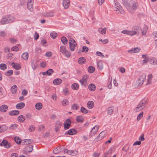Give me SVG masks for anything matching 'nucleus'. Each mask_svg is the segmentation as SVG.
I'll use <instances>...</instances> for the list:
<instances>
[{
	"label": "nucleus",
	"mask_w": 157,
	"mask_h": 157,
	"mask_svg": "<svg viewBox=\"0 0 157 157\" xmlns=\"http://www.w3.org/2000/svg\"><path fill=\"white\" fill-rule=\"evenodd\" d=\"M124 6L130 13H132L133 11L137 9L138 3L134 1H131L130 3L127 2H123Z\"/></svg>",
	"instance_id": "1"
},
{
	"label": "nucleus",
	"mask_w": 157,
	"mask_h": 157,
	"mask_svg": "<svg viewBox=\"0 0 157 157\" xmlns=\"http://www.w3.org/2000/svg\"><path fill=\"white\" fill-rule=\"evenodd\" d=\"M15 17L10 15L5 16L2 17L0 23L2 25L12 23L15 20Z\"/></svg>",
	"instance_id": "2"
},
{
	"label": "nucleus",
	"mask_w": 157,
	"mask_h": 157,
	"mask_svg": "<svg viewBox=\"0 0 157 157\" xmlns=\"http://www.w3.org/2000/svg\"><path fill=\"white\" fill-rule=\"evenodd\" d=\"M114 10L116 11H117L118 13H121V14H124V11L122 9V7L121 6L120 4L117 2L115 3Z\"/></svg>",
	"instance_id": "3"
},
{
	"label": "nucleus",
	"mask_w": 157,
	"mask_h": 157,
	"mask_svg": "<svg viewBox=\"0 0 157 157\" xmlns=\"http://www.w3.org/2000/svg\"><path fill=\"white\" fill-rule=\"evenodd\" d=\"M146 74H143L136 81L137 83L138 84V86H140L141 85L143 84L144 81L146 79Z\"/></svg>",
	"instance_id": "4"
},
{
	"label": "nucleus",
	"mask_w": 157,
	"mask_h": 157,
	"mask_svg": "<svg viewBox=\"0 0 157 157\" xmlns=\"http://www.w3.org/2000/svg\"><path fill=\"white\" fill-rule=\"evenodd\" d=\"M69 47L71 50L73 51L75 50V47L76 45L75 40L72 39H71L69 41Z\"/></svg>",
	"instance_id": "5"
},
{
	"label": "nucleus",
	"mask_w": 157,
	"mask_h": 157,
	"mask_svg": "<svg viewBox=\"0 0 157 157\" xmlns=\"http://www.w3.org/2000/svg\"><path fill=\"white\" fill-rule=\"evenodd\" d=\"M121 33L123 34H126L131 36L134 35L137 33V32L136 31H129L126 30L122 31Z\"/></svg>",
	"instance_id": "6"
},
{
	"label": "nucleus",
	"mask_w": 157,
	"mask_h": 157,
	"mask_svg": "<svg viewBox=\"0 0 157 157\" xmlns=\"http://www.w3.org/2000/svg\"><path fill=\"white\" fill-rule=\"evenodd\" d=\"M71 121L69 119H67L64 123V129H68L71 125Z\"/></svg>",
	"instance_id": "7"
},
{
	"label": "nucleus",
	"mask_w": 157,
	"mask_h": 157,
	"mask_svg": "<svg viewBox=\"0 0 157 157\" xmlns=\"http://www.w3.org/2000/svg\"><path fill=\"white\" fill-rule=\"evenodd\" d=\"M0 145L1 146H4L6 148H8L11 146L10 144L7 140H3L0 144Z\"/></svg>",
	"instance_id": "8"
},
{
	"label": "nucleus",
	"mask_w": 157,
	"mask_h": 157,
	"mask_svg": "<svg viewBox=\"0 0 157 157\" xmlns=\"http://www.w3.org/2000/svg\"><path fill=\"white\" fill-rule=\"evenodd\" d=\"M98 129V126H95L93 128L92 130L90 131V133L89 136L90 137H91L92 136L94 135L97 132Z\"/></svg>",
	"instance_id": "9"
},
{
	"label": "nucleus",
	"mask_w": 157,
	"mask_h": 157,
	"mask_svg": "<svg viewBox=\"0 0 157 157\" xmlns=\"http://www.w3.org/2000/svg\"><path fill=\"white\" fill-rule=\"evenodd\" d=\"M105 133L104 131L101 132L99 135L95 139L96 141H98L103 138L105 136Z\"/></svg>",
	"instance_id": "10"
},
{
	"label": "nucleus",
	"mask_w": 157,
	"mask_h": 157,
	"mask_svg": "<svg viewBox=\"0 0 157 157\" xmlns=\"http://www.w3.org/2000/svg\"><path fill=\"white\" fill-rule=\"evenodd\" d=\"M42 15L44 17H52L54 16V14L53 12L49 11L43 13Z\"/></svg>",
	"instance_id": "11"
},
{
	"label": "nucleus",
	"mask_w": 157,
	"mask_h": 157,
	"mask_svg": "<svg viewBox=\"0 0 157 157\" xmlns=\"http://www.w3.org/2000/svg\"><path fill=\"white\" fill-rule=\"evenodd\" d=\"M62 124V123L59 121H56L55 126V131L56 132H57L59 131Z\"/></svg>",
	"instance_id": "12"
},
{
	"label": "nucleus",
	"mask_w": 157,
	"mask_h": 157,
	"mask_svg": "<svg viewBox=\"0 0 157 157\" xmlns=\"http://www.w3.org/2000/svg\"><path fill=\"white\" fill-rule=\"evenodd\" d=\"M145 107L144 104L143 103H140L135 109V111L136 112H139L143 109Z\"/></svg>",
	"instance_id": "13"
},
{
	"label": "nucleus",
	"mask_w": 157,
	"mask_h": 157,
	"mask_svg": "<svg viewBox=\"0 0 157 157\" xmlns=\"http://www.w3.org/2000/svg\"><path fill=\"white\" fill-rule=\"evenodd\" d=\"M148 62L151 64L154 65L157 64V59L153 58L148 59Z\"/></svg>",
	"instance_id": "14"
},
{
	"label": "nucleus",
	"mask_w": 157,
	"mask_h": 157,
	"mask_svg": "<svg viewBox=\"0 0 157 157\" xmlns=\"http://www.w3.org/2000/svg\"><path fill=\"white\" fill-rule=\"evenodd\" d=\"M77 133V131L74 129H71L68 130L67 132H66L65 134H69L70 135H72L76 134Z\"/></svg>",
	"instance_id": "15"
},
{
	"label": "nucleus",
	"mask_w": 157,
	"mask_h": 157,
	"mask_svg": "<svg viewBox=\"0 0 157 157\" xmlns=\"http://www.w3.org/2000/svg\"><path fill=\"white\" fill-rule=\"evenodd\" d=\"M8 109V107L6 105H3L0 107V111L2 112H5Z\"/></svg>",
	"instance_id": "16"
},
{
	"label": "nucleus",
	"mask_w": 157,
	"mask_h": 157,
	"mask_svg": "<svg viewBox=\"0 0 157 157\" xmlns=\"http://www.w3.org/2000/svg\"><path fill=\"white\" fill-rule=\"evenodd\" d=\"M63 6L65 9H67L70 5L69 0H63Z\"/></svg>",
	"instance_id": "17"
},
{
	"label": "nucleus",
	"mask_w": 157,
	"mask_h": 157,
	"mask_svg": "<svg viewBox=\"0 0 157 157\" xmlns=\"http://www.w3.org/2000/svg\"><path fill=\"white\" fill-rule=\"evenodd\" d=\"M25 104L23 102H20L17 104L16 106V108L18 109H20L24 107Z\"/></svg>",
	"instance_id": "18"
},
{
	"label": "nucleus",
	"mask_w": 157,
	"mask_h": 157,
	"mask_svg": "<svg viewBox=\"0 0 157 157\" xmlns=\"http://www.w3.org/2000/svg\"><path fill=\"white\" fill-rule=\"evenodd\" d=\"M87 105L88 108L91 109L94 106V102L92 101H89L87 103Z\"/></svg>",
	"instance_id": "19"
},
{
	"label": "nucleus",
	"mask_w": 157,
	"mask_h": 157,
	"mask_svg": "<svg viewBox=\"0 0 157 157\" xmlns=\"http://www.w3.org/2000/svg\"><path fill=\"white\" fill-rule=\"evenodd\" d=\"M19 113V111L18 110H14L9 112V114L10 116H14L18 115Z\"/></svg>",
	"instance_id": "20"
},
{
	"label": "nucleus",
	"mask_w": 157,
	"mask_h": 157,
	"mask_svg": "<svg viewBox=\"0 0 157 157\" xmlns=\"http://www.w3.org/2000/svg\"><path fill=\"white\" fill-rule=\"evenodd\" d=\"M33 146L32 145H29L25 147V150L26 152H30L33 150Z\"/></svg>",
	"instance_id": "21"
},
{
	"label": "nucleus",
	"mask_w": 157,
	"mask_h": 157,
	"mask_svg": "<svg viewBox=\"0 0 157 157\" xmlns=\"http://www.w3.org/2000/svg\"><path fill=\"white\" fill-rule=\"evenodd\" d=\"M11 65L13 67L17 70H20L21 68V66L19 64L17 63L15 64L13 62L11 63Z\"/></svg>",
	"instance_id": "22"
},
{
	"label": "nucleus",
	"mask_w": 157,
	"mask_h": 157,
	"mask_svg": "<svg viewBox=\"0 0 157 157\" xmlns=\"http://www.w3.org/2000/svg\"><path fill=\"white\" fill-rule=\"evenodd\" d=\"M78 62L80 64H83L86 62V59L84 57H82L78 58Z\"/></svg>",
	"instance_id": "23"
},
{
	"label": "nucleus",
	"mask_w": 157,
	"mask_h": 157,
	"mask_svg": "<svg viewBox=\"0 0 157 157\" xmlns=\"http://www.w3.org/2000/svg\"><path fill=\"white\" fill-rule=\"evenodd\" d=\"M62 82V80L60 78H56L53 81V83L55 85H58L61 84Z\"/></svg>",
	"instance_id": "24"
},
{
	"label": "nucleus",
	"mask_w": 157,
	"mask_h": 157,
	"mask_svg": "<svg viewBox=\"0 0 157 157\" xmlns=\"http://www.w3.org/2000/svg\"><path fill=\"white\" fill-rule=\"evenodd\" d=\"M17 86L14 85L11 88V91L12 94H15L17 90Z\"/></svg>",
	"instance_id": "25"
},
{
	"label": "nucleus",
	"mask_w": 157,
	"mask_h": 157,
	"mask_svg": "<svg viewBox=\"0 0 157 157\" xmlns=\"http://www.w3.org/2000/svg\"><path fill=\"white\" fill-rule=\"evenodd\" d=\"M88 88L91 91H94L96 89V86L94 84L91 83L89 85Z\"/></svg>",
	"instance_id": "26"
},
{
	"label": "nucleus",
	"mask_w": 157,
	"mask_h": 157,
	"mask_svg": "<svg viewBox=\"0 0 157 157\" xmlns=\"http://www.w3.org/2000/svg\"><path fill=\"white\" fill-rule=\"evenodd\" d=\"M22 58L25 60H27L29 57V54L27 52H25L22 54L21 55Z\"/></svg>",
	"instance_id": "27"
},
{
	"label": "nucleus",
	"mask_w": 157,
	"mask_h": 157,
	"mask_svg": "<svg viewBox=\"0 0 157 157\" xmlns=\"http://www.w3.org/2000/svg\"><path fill=\"white\" fill-rule=\"evenodd\" d=\"M17 120L19 122L22 123L25 120V118L24 116L21 115L18 117Z\"/></svg>",
	"instance_id": "28"
},
{
	"label": "nucleus",
	"mask_w": 157,
	"mask_h": 157,
	"mask_svg": "<svg viewBox=\"0 0 157 157\" xmlns=\"http://www.w3.org/2000/svg\"><path fill=\"white\" fill-rule=\"evenodd\" d=\"M106 28H104L103 29L102 28H100L98 29V31L101 33L105 34L106 32Z\"/></svg>",
	"instance_id": "29"
},
{
	"label": "nucleus",
	"mask_w": 157,
	"mask_h": 157,
	"mask_svg": "<svg viewBox=\"0 0 157 157\" xmlns=\"http://www.w3.org/2000/svg\"><path fill=\"white\" fill-rule=\"evenodd\" d=\"M42 107V104L40 102L37 103L35 105V108L37 110H40Z\"/></svg>",
	"instance_id": "30"
},
{
	"label": "nucleus",
	"mask_w": 157,
	"mask_h": 157,
	"mask_svg": "<svg viewBox=\"0 0 157 157\" xmlns=\"http://www.w3.org/2000/svg\"><path fill=\"white\" fill-rule=\"evenodd\" d=\"M61 41L63 44L65 45L67 44L68 40L66 37L63 36L61 38Z\"/></svg>",
	"instance_id": "31"
},
{
	"label": "nucleus",
	"mask_w": 157,
	"mask_h": 157,
	"mask_svg": "<svg viewBox=\"0 0 157 157\" xmlns=\"http://www.w3.org/2000/svg\"><path fill=\"white\" fill-rule=\"evenodd\" d=\"M67 50L66 47L65 46H61L60 47V51L62 54H63Z\"/></svg>",
	"instance_id": "32"
},
{
	"label": "nucleus",
	"mask_w": 157,
	"mask_h": 157,
	"mask_svg": "<svg viewBox=\"0 0 157 157\" xmlns=\"http://www.w3.org/2000/svg\"><path fill=\"white\" fill-rule=\"evenodd\" d=\"M79 82L82 86L85 87H86L87 86V81H85L81 79L79 81Z\"/></svg>",
	"instance_id": "33"
},
{
	"label": "nucleus",
	"mask_w": 157,
	"mask_h": 157,
	"mask_svg": "<svg viewBox=\"0 0 157 157\" xmlns=\"http://www.w3.org/2000/svg\"><path fill=\"white\" fill-rule=\"evenodd\" d=\"M76 120L77 122H82L84 120L83 118L81 116H77L76 118Z\"/></svg>",
	"instance_id": "34"
},
{
	"label": "nucleus",
	"mask_w": 157,
	"mask_h": 157,
	"mask_svg": "<svg viewBox=\"0 0 157 157\" xmlns=\"http://www.w3.org/2000/svg\"><path fill=\"white\" fill-rule=\"evenodd\" d=\"M77 153V151L76 150H69V153L68 154L69 155H71L73 156L75 155Z\"/></svg>",
	"instance_id": "35"
},
{
	"label": "nucleus",
	"mask_w": 157,
	"mask_h": 157,
	"mask_svg": "<svg viewBox=\"0 0 157 157\" xmlns=\"http://www.w3.org/2000/svg\"><path fill=\"white\" fill-rule=\"evenodd\" d=\"M71 87L74 90H77L79 88V85L78 84L75 83L72 84Z\"/></svg>",
	"instance_id": "36"
},
{
	"label": "nucleus",
	"mask_w": 157,
	"mask_h": 157,
	"mask_svg": "<svg viewBox=\"0 0 157 157\" xmlns=\"http://www.w3.org/2000/svg\"><path fill=\"white\" fill-rule=\"evenodd\" d=\"M152 78V75L151 74H149L148 75V85L151 83V80Z\"/></svg>",
	"instance_id": "37"
},
{
	"label": "nucleus",
	"mask_w": 157,
	"mask_h": 157,
	"mask_svg": "<svg viewBox=\"0 0 157 157\" xmlns=\"http://www.w3.org/2000/svg\"><path fill=\"white\" fill-rule=\"evenodd\" d=\"M88 70L90 73H93L94 71L95 68L94 67L92 66H89L88 67Z\"/></svg>",
	"instance_id": "38"
},
{
	"label": "nucleus",
	"mask_w": 157,
	"mask_h": 157,
	"mask_svg": "<svg viewBox=\"0 0 157 157\" xmlns=\"http://www.w3.org/2000/svg\"><path fill=\"white\" fill-rule=\"evenodd\" d=\"M79 108V106L75 103L73 104L71 106V109L73 110H77Z\"/></svg>",
	"instance_id": "39"
},
{
	"label": "nucleus",
	"mask_w": 157,
	"mask_h": 157,
	"mask_svg": "<svg viewBox=\"0 0 157 157\" xmlns=\"http://www.w3.org/2000/svg\"><path fill=\"white\" fill-rule=\"evenodd\" d=\"M13 73V71L12 70H9L6 71L5 75L7 76H9L12 75Z\"/></svg>",
	"instance_id": "40"
},
{
	"label": "nucleus",
	"mask_w": 157,
	"mask_h": 157,
	"mask_svg": "<svg viewBox=\"0 0 157 157\" xmlns=\"http://www.w3.org/2000/svg\"><path fill=\"white\" fill-rule=\"evenodd\" d=\"M113 108L112 107H109L108 108V114L109 115L112 114L113 111Z\"/></svg>",
	"instance_id": "41"
},
{
	"label": "nucleus",
	"mask_w": 157,
	"mask_h": 157,
	"mask_svg": "<svg viewBox=\"0 0 157 157\" xmlns=\"http://www.w3.org/2000/svg\"><path fill=\"white\" fill-rule=\"evenodd\" d=\"M69 101L67 99H64L62 101V104L63 106H66L68 105Z\"/></svg>",
	"instance_id": "42"
},
{
	"label": "nucleus",
	"mask_w": 157,
	"mask_h": 157,
	"mask_svg": "<svg viewBox=\"0 0 157 157\" xmlns=\"http://www.w3.org/2000/svg\"><path fill=\"white\" fill-rule=\"evenodd\" d=\"M0 68L1 70L4 71L6 69L7 66L4 63H1L0 64Z\"/></svg>",
	"instance_id": "43"
},
{
	"label": "nucleus",
	"mask_w": 157,
	"mask_h": 157,
	"mask_svg": "<svg viewBox=\"0 0 157 157\" xmlns=\"http://www.w3.org/2000/svg\"><path fill=\"white\" fill-rule=\"evenodd\" d=\"M97 65L98 67L100 70H102L103 68V65L102 63L100 61H99L97 63Z\"/></svg>",
	"instance_id": "44"
},
{
	"label": "nucleus",
	"mask_w": 157,
	"mask_h": 157,
	"mask_svg": "<svg viewBox=\"0 0 157 157\" xmlns=\"http://www.w3.org/2000/svg\"><path fill=\"white\" fill-rule=\"evenodd\" d=\"M14 140L16 143L18 144H20L21 142V140L19 137H15Z\"/></svg>",
	"instance_id": "45"
},
{
	"label": "nucleus",
	"mask_w": 157,
	"mask_h": 157,
	"mask_svg": "<svg viewBox=\"0 0 157 157\" xmlns=\"http://www.w3.org/2000/svg\"><path fill=\"white\" fill-rule=\"evenodd\" d=\"M80 111L82 113L84 114H86L88 112L87 110L84 107L81 108Z\"/></svg>",
	"instance_id": "46"
},
{
	"label": "nucleus",
	"mask_w": 157,
	"mask_h": 157,
	"mask_svg": "<svg viewBox=\"0 0 157 157\" xmlns=\"http://www.w3.org/2000/svg\"><path fill=\"white\" fill-rule=\"evenodd\" d=\"M57 36V34L54 32H52L50 34L51 37L53 39L55 38Z\"/></svg>",
	"instance_id": "47"
},
{
	"label": "nucleus",
	"mask_w": 157,
	"mask_h": 157,
	"mask_svg": "<svg viewBox=\"0 0 157 157\" xmlns=\"http://www.w3.org/2000/svg\"><path fill=\"white\" fill-rule=\"evenodd\" d=\"M142 58L145 59L142 61V62H143L142 64H145L146 63H147V60L146 59V58H147V56L146 55H142Z\"/></svg>",
	"instance_id": "48"
},
{
	"label": "nucleus",
	"mask_w": 157,
	"mask_h": 157,
	"mask_svg": "<svg viewBox=\"0 0 157 157\" xmlns=\"http://www.w3.org/2000/svg\"><path fill=\"white\" fill-rule=\"evenodd\" d=\"M89 50V48L86 46H83L82 48V52H86Z\"/></svg>",
	"instance_id": "49"
},
{
	"label": "nucleus",
	"mask_w": 157,
	"mask_h": 157,
	"mask_svg": "<svg viewBox=\"0 0 157 157\" xmlns=\"http://www.w3.org/2000/svg\"><path fill=\"white\" fill-rule=\"evenodd\" d=\"M63 93L65 95H67L69 93V91L68 88H65L63 90Z\"/></svg>",
	"instance_id": "50"
},
{
	"label": "nucleus",
	"mask_w": 157,
	"mask_h": 157,
	"mask_svg": "<svg viewBox=\"0 0 157 157\" xmlns=\"http://www.w3.org/2000/svg\"><path fill=\"white\" fill-rule=\"evenodd\" d=\"M99 41H101L103 44H106L108 42V40L107 39L102 40L101 38L99 39Z\"/></svg>",
	"instance_id": "51"
},
{
	"label": "nucleus",
	"mask_w": 157,
	"mask_h": 157,
	"mask_svg": "<svg viewBox=\"0 0 157 157\" xmlns=\"http://www.w3.org/2000/svg\"><path fill=\"white\" fill-rule=\"evenodd\" d=\"M17 127V126L16 124H12L10 127L9 128L11 130H13L16 129Z\"/></svg>",
	"instance_id": "52"
},
{
	"label": "nucleus",
	"mask_w": 157,
	"mask_h": 157,
	"mask_svg": "<svg viewBox=\"0 0 157 157\" xmlns=\"http://www.w3.org/2000/svg\"><path fill=\"white\" fill-rule=\"evenodd\" d=\"M53 72L54 71L52 69H50L47 70V72L48 73V75H50L53 73Z\"/></svg>",
	"instance_id": "53"
},
{
	"label": "nucleus",
	"mask_w": 157,
	"mask_h": 157,
	"mask_svg": "<svg viewBox=\"0 0 157 157\" xmlns=\"http://www.w3.org/2000/svg\"><path fill=\"white\" fill-rule=\"evenodd\" d=\"M143 112H141L138 116L137 117V120L139 121L141 118L143 116Z\"/></svg>",
	"instance_id": "54"
},
{
	"label": "nucleus",
	"mask_w": 157,
	"mask_h": 157,
	"mask_svg": "<svg viewBox=\"0 0 157 157\" xmlns=\"http://www.w3.org/2000/svg\"><path fill=\"white\" fill-rule=\"evenodd\" d=\"M29 130L31 132L34 131L35 130V127L33 125L30 126L29 127Z\"/></svg>",
	"instance_id": "55"
},
{
	"label": "nucleus",
	"mask_w": 157,
	"mask_h": 157,
	"mask_svg": "<svg viewBox=\"0 0 157 157\" xmlns=\"http://www.w3.org/2000/svg\"><path fill=\"white\" fill-rule=\"evenodd\" d=\"M63 54H64L67 57H69L71 56V53L67 50Z\"/></svg>",
	"instance_id": "56"
},
{
	"label": "nucleus",
	"mask_w": 157,
	"mask_h": 157,
	"mask_svg": "<svg viewBox=\"0 0 157 157\" xmlns=\"http://www.w3.org/2000/svg\"><path fill=\"white\" fill-rule=\"evenodd\" d=\"M133 29L137 31L140 30L141 29V28L138 26H135L133 27Z\"/></svg>",
	"instance_id": "57"
},
{
	"label": "nucleus",
	"mask_w": 157,
	"mask_h": 157,
	"mask_svg": "<svg viewBox=\"0 0 157 157\" xmlns=\"http://www.w3.org/2000/svg\"><path fill=\"white\" fill-rule=\"evenodd\" d=\"M129 149V147L128 145L124 146L122 148V150L125 151H127Z\"/></svg>",
	"instance_id": "58"
},
{
	"label": "nucleus",
	"mask_w": 157,
	"mask_h": 157,
	"mask_svg": "<svg viewBox=\"0 0 157 157\" xmlns=\"http://www.w3.org/2000/svg\"><path fill=\"white\" fill-rule=\"evenodd\" d=\"M96 54L98 56H101L102 57H104L105 56L103 55L102 53L99 52H96Z\"/></svg>",
	"instance_id": "59"
},
{
	"label": "nucleus",
	"mask_w": 157,
	"mask_h": 157,
	"mask_svg": "<svg viewBox=\"0 0 157 157\" xmlns=\"http://www.w3.org/2000/svg\"><path fill=\"white\" fill-rule=\"evenodd\" d=\"M11 50L13 51H18L19 50V48L16 46H14L11 48Z\"/></svg>",
	"instance_id": "60"
},
{
	"label": "nucleus",
	"mask_w": 157,
	"mask_h": 157,
	"mask_svg": "<svg viewBox=\"0 0 157 157\" xmlns=\"http://www.w3.org/2000/svg\"><path fill=\"white\" fill-rule=\"evenodd\" d=\"M26 144H28L32 143L33 142V140L32 139H26Z\"/></svg>",
	"instance_id": "61"
},
{
	"label": "nucleus",
	"mask_w": 157,
	"mask_h": 157,
	"mask_svg": "<svg viewBox=\"0 0 157 157\" xmlns=\"http://www.w3.org/2000/svg\"><path fill=\"white\" fill-rule=\"evenodd\" d=\"M88 78L89 76L86 75H85L82 76V80L85 81H87V80L88 79Z\"/></svg>",
	"instance_id": "62"
},
{
	"label": "nucleus",
	"mask_w": 157,
	"mask_h": 157,
	"mask_svg": "<svg viewBox=\"0 0 157 157\" xmlns=\"http://www.w3.org/2000/svg\"><path fill=\"white\" fill-rule=\"evenodd\" d=\"M133 49L134 53L138 52L140 50V49L138 47H136L133 48Z\"/></svg>",
	"instance_id": "63"
},
{
	"label": "nucleus",
	"mask_w": 157,
	"mask_h": 157,
	"mask_svg": "<svg viewBox=\"0 0 157 157\" xmlns=\"http://www.w3.org/2000/svg\"><path fill=\"white\" fill-rule=\"evenodd\" d=\"M52 56V53L50 52H47L45 53V56L48 57H50Z\"/></svg>",
	"instance_id": "64"
}]
</instances>
